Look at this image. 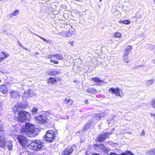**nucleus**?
<instances>
[{
	"mask_svg": "<svg viewBox=\"0 0 155 155\" xmlns=\"http://www.w3.org/2000/svg\"><path fill=\"white\" fill-rule=\"evenodd\" d=\"M44 143L40 140H35L31 141L28 145L29 148L35 151L41 150L43 146Z\"/></svg>",
	"mask_w": 155,
	"mask_h": 155,
	"instance_id": "1",
	"label": "nucleus"
},
{
	"mask_svg": "<svg viewBox=\"0 0 155 155\" xmlns=\"http://www.w3.org/2000/svg\"><path fill=\"white\" fill-rule=\"evenodd\" d=\"M35 130L34 125L28 123H26L25 126L22 127L21 130L22 132H25L27 135H28L29 133L35 134Z\"/></svg>",
	"mask_w": 155,
	"mask_h": 155,
	"instance_id": "2",
	"label": "nucleus"
},
{
	"mask_svg": "<svg viewBox=\"0 0 155 155\" xmlns=\"http://www.w3.org/2000/svg\"><path fill=\"white\" fill-rule=\"evenodd\" d=\"M17 117L21 122L26 120H29L30 117L29 113L25 111H21L19 112Z\"/></svg>",
	"mask_w": 155,
	"mask_h": 155,
	"instance_id": "3",
	"label": "nucleus"
},
{
	"mask_svg": "<svg viewBox=\"0 0 155 155\" xmlns=\"http://www.w3.org/2000/svg\"><path fill=\"white\" fill-rule=\"evenodd\" d=\"M108 92L112 94H114L116 96L122 97L123 96L124 94L122 90L119 88L111 87L108 90Z\"/></svg>",
	"mask_w": 155,
	"mask_h": 155,
	"instance_id": "4",
	"label": "nucleus"
},
{
	"mask_svg": "<svg viewBox=\"0 0 155 155\" xmlns=\"http://www.w3.org/2000/svg\"><path fill=\"white\" fill-rule=\"evenodd\" d=\"M17 139L20 144L23 147L28 146V143L27 139L24 136L19 135L17 136Z\"/></svg>",
	"mask_w": 155,
	"mask_h": 155,
	"instance_id": "5",
	"label": "nucleus"
},
{
	"mask_svg": "<svg viewBox=\"0 0 155 155\" xmlns=\"http://www.w3.org/2000/svg\"><path fill=\"white\" fill-rule=\"evenodd\" d=\"M46 140L48 141L52 142L55 137V134L53 130H50L48 131L46 135Z\"/></svg>",
	"mask_w": 155,
	"mask_h": 155,
	"instance_id": "6",
	"label": "nucleus"
},
{
	"mask_svg": "<svg viewBox=\"0 0 155 155\" xmlns=\"http://www.w3.org/2000/svg\"><path fill=\"white\" fill-rule=\"evenodd\" d=\"M37 122L39 124H43L46 121V117L42 115H40L36 117Z\"/></svg>",
	"mask_w": 155,
	"mask_h": 155,
	"instance_id": "7",
	"label": "nucleus"
},
{
	"mask_svg": "<svg viewBox=\"0 0 155 155\" xmlns=\"http://www.w3.org/2000/svg\"><path fill=\"white\" fill-rule=\"evenodd\" d=\"M111 134L108 132L104 133L103 134H100L98 135V140L101 142H102Z\"/></svg>",
	"mask_w": 155,
	"mask_h": 155,
	"instance_id": "8",
	"label": "nucleus"
},
{
	"mask_svg": "<svg viewBox=\"0 0 155 155\" xmlns=\"http://www.w3.org/2000/svg\"><path fill=\"white\" fill-rule=\"evenodd\" d=\"M73 150L72 147L71 146H68L64 150V155H68L71 154L73 152Z\"/></svg>",
	"mask_w": 155,
	"mask_h": 155,
	"instance_id": "9",
	"label": "nucleus"
},
{
	"mask_svg": "<svg viewBox=\"0 0 155 155\" xmlns=\"http://www.w3.org/2000/svg\"><path fill=\"white\" fill-rule=\"evenodd\" d=\"M22 107L21 105L18 104L16 105L13 108V110L15 114H18L21 110Z\"/></svg>",
	"mask_w": 155,
	"mask_h": 155,
	"instance_id": "10",
	"label": "nucleus"
},
{
	"mask_svg": "<svg viewBox=\"0 0 155 155\" xmlns=\"http://www.w3.org/2000/svg\"><path fill=\"white\" fill-rule=\"evenodd\" d=\"M9 56V54L3 52H0V61H2L3 59Z\"/></svg>",
	"mask_w": 155,
	"mask_h": 155,
	"instance_id": "11",
	"label": "nucleus"
},
{
	"mask_svg": "<svg viewBox=\"0 0 155 155\" xmlns=\"http://www.w3.org/2000/svg\"><path fill=\"white\" fill-rule=\"evenodd\" d=\"M59 71L57 70H49L47 71L46 73L48 75H55L59 73Z\"/></svg>",
	"mask_w": 155,
	"mask_h": 155,
	"instance_id": "12",
	"label": "nucleus"
},
{
	"mask_svg": "<svg viewBox=\"0 0 155 155\" xmlns=\"http://www.w3.org/2000/svg\"><path fill=\"white\" fill-rule=\"evenodd\" d=\"M60 34L64 37H69L72 35V34L68 31H63L60 33Z\"/></svg>",
	"mask_w": 155,
	"mask_h": 155,
	"instance_id": "13",
	"label": "nucleus"
},
{
	"mask_svg": "<svg viewBox=\"0 0 155 155\" xmlns=\"http://www.w3.org/2000/svg\"><path fill=\"white\" fill-rule=\"evenodd\" d=\"M0 91L3 94H6L8 91L7 88L5 85H2L0 87Z\"/></svg>",
	"mask_w": 155,
	"mask_h": 155,
	"instance_id": "14",
	"label": "nucleus"
},
{
	"mask_svg": "<svg viewBox=\"0 0 155 155\" xmlns=\"http://www.w3.org/2000/svg\"><path fill=\"white\" fill-rule=\"evenodd\" d=\"M10 94L11 96L13 98H15L19 96V93L16 91H11Z\"/></svg>",
	"mask_w": 155,
	"mask_h": 155,
	"instance_id": "15",
	"label": "nucleus"
},
{
	"mask_svg": "<svg viewBox=\"0 0 155 155\" xmlns=\"http://www.w3.org/2000/svg\"><path fill=\"white\" fill-rule=\"evenodd\" d=\"M0 139V147L2 148H4L5 146L6 142L5 139L3 138L2 139V137Z\"/></svg>",
	"mask_w": 155,
	"mask_h": 155,
	"instance_id": "16",
	"label": "nucleus"
},
{
	"mask_svg": "<svg viewBox=\"0 0 155 155\" xmlns=\"http://www.w3.org/2000/svg\"><path fill=\"white\" fill-rule=\"evenodd\" d=\"M19 12L18 10L17 9L15 10L13 13L10 14L9 17L11 18H13L14 16H17L18 15Z\"/></svg>",
	"mask_w": 155,
	"mask_h": 155,
	"instance_id": "17",
	"label": "nucleus"
},
{
	"mask_svg": "<svg viewBox=\"0 0 155 155\" xmlns=\"http://www.w3.org/2000/svg\"><path fill=\"white\" fill-rule=\"evenodd\" d=\"M92 80L94 82L97 83H104V81L103 80H101L99 79V78L97 77H95L94 78H92Z\"/></svg>",
	"mask_w": 155,
	"mask_h": 155,
	"instance_id": "18",
	"label": "nucleus"
},
{
	"mask_svg": "<svg viewBox=\"0 0 155 155\" xmlns=\"http://www.w3.org/2000/svg\"><path fill=\"white\" fill-rule=\"evenodd\" d=\"M12 141L10 140L7 143V146H8V150H10L12 149Z\"/></svg>",
	"mask_w": 155,
	"mask_h": 155,
	"instance_id": "19",
	"label": "nucleus"
},
{
	"mask_svg": "<svg viewBox=\"0 0 155 155\" xmlns=\"http://www.w3.org/2000/svg\"><path fill=\"white\" fill-rule=\"evenodd\" d=\"M98 147H100L105 152H107L108 150V149H107L103 144H101L100 145H98Z\"/></svg>",
	"mask_w": 155,
	"mask_h": 155,
	"instance_id": "20",
	"label": "nucleus"
},
{
	"mask_svg": "<svg viewBox=\"0 0 155 155\" xmlns=\"http://www.w3.org/2000/svg\"><path fill=\"white\" fill-rule=\"evenodd\" d=\"M48 82L49 83H51L52 84H54L56 82L55 79V78H50L48 80Z\"/></svg>",
	"mask_w": 155,
	"mask_h": 155,
	"instance_id": "21",
	"label": "nucleus"
},
{
	"mask_svg": "<svg viewBox=\"0 0 155 155\" xmlns=\"http://www.w3.org/2000/svg\"><path fill=\"white\" fill-rule=\"evenodd\" d=\"M147 154L148 155H155V148L147 152Z\"/></svg>",
	"mask_w": 155,
	"mask_h": 155,
	"instance_id": "22",
	"label": "nucleus"
},
{
	"mask_svg": "<svg viewBox=\"0 0 155 155\" xmlns=\"http://www.w3.org/2000/svg\"><path fill=\"white\" fill-rule=\"evenodd\" d=\"M54 55L55 58L54 59L58 60H62L63 58L62 55L61 54H54Z\"/></svg>",
	"mask_w": 155,
	"mask_h": 155,
	"instance_id": "23",
	"label": "nucleus"
},
{
	"mask_svg": "<svg viewBox=\"0 0 155 155\" xmlns=\"http://www.w3.org/2000/svg\"><path fill=\"white\" fill-rule=\"evenodd\" d=\"M122 34L120 32H117L114 33V36L116 38H120L121 37Z\"/></svg>",
	"mask_w": 155,
	"mask_h": 155,
	"instance_id": "24",
	"label": "nucleus"
},
{
	"mask_svg": "<svg viewBox=\"0 0 155 155\" xmlns=\"http://www.w3.org/2000/svg\"><path fill=\"white\" fill-rule=\"evenodd\" d=\"M150 105L152 107L155 109V99H153L150 102Z\"/></svg>",
	"mask_w": 155,
	"mask_h": 155,
	"instance_id": "25",
	"label": "nucleus"
},
{
	"mask_svg": "<svg viewBox=\"0 0 155 155\" xmlns=\"http://www.w3.org/2000/svg\"><path fill=\"white\" fill-rule=\"evenodd\" d=\"M90 126V124L89 123H87L83 127V131L86 130L88 129Z\"/></svg>",
	"mask_w": 155,
	"mask_h": 155,
	"instance_id": "26",
	"label": "nucleus"
},
{
	"mask_svg": "<svg viewBox=\"0 0 155 155\" xmlns=\"http://www.w3.org/2000/svg\"><path fill=\"white\" fill-rule=\"evenodd\" d=\"M119 22L120 23L128 24L130 23V21L128 20H125L123 21H119Z\"/></svg>",
	"mask_w": 155,
	"mask_h": 155,
	"instance_id": "27",
	"label": "nucleus"
},
{
	"mask_svg": "<svg viewBox=\"0 0 155 155\" xmlns=\"http://www.w3.org/2000/svg\"><path fill=\"white\" fill-rule=\"evenodd\" d=\"M154 80L153 79H151L149 80H147L146 81V83L147 85H150L152 84L154 82Z\"/></svg>",
	"mask_w": 155,
	"mask_h": 155,
	"instance_id": "28",
	"label": "nucleus"
},
{
	"mask_svg": "<svg viewBox=\"0 0 155 155\" xmlns=\"http://www.w3.org/2000/svg\"><path fill=\"white\" fill-rule=\"evenodd\" d=\"M128 56H123L122 58L124 61L126 63H128L129 60L128 58Z\"/></svg>",
	"mask_w": 155,
	"mask_h": 155,
	"instance_id": "29",
	"label": "nucleus"
},
{
	"mask_svg": "<svg viewBox=\"0 0 155 155\" xmlns=\"http://www.w3.org/2000/svg\"><path fill=\"white\" fill-rule=\"evenodd\" d=\"M132 49V47L130 45H128L126 48V51L130 52Z\"/></svg>",
	"mask_w": 155,
	"mask_h": 155,
	"instance_id": "30",
	"label": "nucleus"
},
{
	"mask_svg": "<svg viewBox=\"0 0 155 155\" xmlns=\"http://www.w3.org/2000/svg\"><path fill=\"white\" fill-rule=\"evenodd\" d=\"M37 110L38 109L36 107H34L33 108L32 111L33 114H35L37 113Z\"/></svg>",
	"mask_w": 155,
	"mask_h": 155,
	"instance_id": "31",
	"label": "nucleus"
},
{
	"mask_svg": "<svg viewBox=\"0 0 155 155\" xmlns=\"http://www.w3.org/2000/svg\"><path fill=\"white\" fill-rule=\"evenodd\" d=\"M100 115L98 114H96V115L94 116V118L96 119L97 120H100V119L101 118V117H100Z\"/></svg>",
	"mask_w": 155,
	"mask_h": 155,
	"instance_id": "32",
	"label": "nucleus"
},
{
	"mask_svg": "<svg viewBox=\"0 0 155 155\" xmlns=\"http://www.w3.org/2000/svg\"><path fill=\"white\" fill-rule=\"evenodd\" d=\"M89 91L90 92L93 94H96L97 92L96 90L94 89H91Z\"/></svg>",
	"mask_w": 155,
	"mask_h": 155,
	"instance_id": "33",
	"label": "nucleus"
},
{
	"mask_svg": "<svg viewBox=\"0 0 155 155\" xmlns=\"http://www.w3.org/2000/svg\"><path fill=\"white\" fill-rule=\"evenodd\" d=\"M38 37H39V38H40L41 39L44 41H45V42H46V43H48L49 41L48 40H47L46 39H45V38H43V37L41 36H39L38 35H37Z\"/></svg>",
	"mask_w": 155,
	"mask_h": 155,
	"instance_id": "34",
	"label": "nucleus"
},
{
	"mask_svg": "<svg viewBox=\"0 0 155 155\" xmlns=\"http://www.w3.org/2000/svg\"><path fill=\"white\" fill-rule=\"evenodd\" d=\"M38 37H39V38H40L41 39L44 41H45V42H46V43H48L49 41L48 40H47L46 39H45V38H43V37L41 36H39L38 35H37Z\"/></svg>",
	"mask_w": 155,
	"mask_h": 155,
	"instance_id": "35",
	"label": "nucleus"
},
{
	"mask_svg": "<svg viewBox=\"0 0 155 155\" xmlns=\"http://www.w3.org/2000/svg\"><path fill=\"white\" fill-rule=\"evenodd\" d=\"M38 37H39V38H40L41 39L44 41H45V42H46V43H48L49 41L48 40H47L46 39H45V38H43V37L41 36H39L38 35H37Z\"/></svg>",
	"mask_w": 155,
	"mask_h": 155,
	"instance_id": "36",
	"label": "nucleus"
},
{
	"mask_svg": "<svg viewBox=\"0 0 155 155\" xmlns=\"http://www.w3.org/2000/svg\"><path fill=\"white\" fill-rule=\"evenodd\" d=\"M70 99L69 98H66L64 101V103L65 104H68V102Z\"/></svg>",
	"mask_w": 155,
	"mask_h": 155,
	"instance_id": "37",
	"label": "nucleus"
},
{
	"mask_svg": "<svg viewBox=\"0 0 155 155\" xmlns=\"http://www.w3.org/2000/svg\"><path fill=\"white\" fill-rule=\"evenodd\" d=\"M50 61L52 63H54L55 64H58L59 63V62L56 60H53L52 59L50 60Z\"/></svg>",
	"mask_w": 155,
	"mask_h": 155,
	"instance_id": "38",
	"label": "nucleus"
},
{
	"mask_svg": "<svg viewBox=\"0 0 155 155\" xmlns=\"http://www.w3.org/2000/svg\"><path fill=\"white\" fill-rule=\"evenodd\" d=\"M54 57H55L54 54H51L49 55L48 56L47 58H49L51 59V58H53Z\"/></svg>",
	"mask_w": 155,
	"mask_h": 155,
	"instance_id": "39",
	"label": "nucleus"
},
{
	"mask_svg": "<svg viewBox=\"0 0 155 155\" xmlns=\"http://www.w3.org/2000/svg\"><path fill=\"white\" fill-rule=\"evenodd\" d=\"M55 79L56 82H58L61 80V79L59 77H55Z\"/></svg>",
	"mask_w": 155,
	"mask_h": 155,
	"instance_id": "40",
	"label": "nucleus"
},
{
	"mask_svg": "<svg viewBox=\"0 0 155 155\" xmlns=\"http://www.w3.org/2000/svg\"><path fill=\"white\" fill-rule=\"evenodd\" d=\"M129 53L130 52H128V51H126L124 53L123 56H128Z\"/></svg>",
	"mask_w": 155,
	"mask_h": 155,
	"instance_id": "41",
	"label": "nucleus"
},
{
	"mask_svg": "<svg viewBox=\"0 0 155 155\" xmlns=\"http://www.w3.org/2000/svg\"><path fill=\"white\" fill-rule=\"evenodd\" d=\"M98 114L100 115V117H101V118L104 117L106 115L104 113H101L100 114Z\"/></svg>",
	"mask_w": 155,
	"mask_h": 155,
	"instance_id": "42",
	"label": "nucleus"
},
{
	"mask_svg": "<svg viewBox=\"0 0 155 155\" xmlns=\"http://www.w3.org/2000/svg\"><path fill=\"white\" fill-rule=\"evenodd\" d=\"M69 44H70L71 46H73L74 45V42L73 41H69L67 42Z\"/></svg>",
	"mask_w": 155,
	"mask_h": 155,
	"instance_id": "43",
	"label": "nucleus"
},
{
	"mask_svg": "<svg viewBox=\"0 0 155 155\" xmlns=\"http://www.w3.org/2000/svg\"><path fill=\"white\" fill-rule=\"evenodd\" d=\"M68 102H69L68 104H69L70 105H72L73 103V101L71 99H70L69 101Z\"/></svg>",
	"mask_w": 155,
	"mask_h": 155,
	"instance_id": "44",
	"label": "nucleus"
},
{
	"mask_svg": "<svg viewBox=\"0 0 155 155\" xmlns=\"http://www.w3.org/2000/svg\"><path fill=\"white\" fill-rule=\"evenodd\" d=\"M29 91L28 92V96H26V97H31V96H32L31 95V93H30V89L29 90V91Z\"/></svg>",
	"mask_w": 155,
	"mask_h": 155,
	"instance_id": "45",
	"label": "nucleus"
},
{
	"mask_svg": "<svg viewBox=\"0 0 155 155\" xmlns=\"http://www.w3.org/2000/svg\"><path fill=\"white\" fill-rule=\"evenodd\" d=\"M145 131L144 130H142V133L140 134L141 136H143L145 134Z\"/></svg>",
	"mask_w": 155,
	"mask_h": 155,
	"instance_id": "46",
	"label": "nucleus"
},
{
	"mask_svg": "<svg viewBox=\"0 0 155 155\" xmlns=\"http://www.w3.org/2000/svg\"><path fill=\"white\" fill-rule=\"evenodd\" d=\"M85 103V104H87L88 102V101L87 100H85L84 101Z\"/></svg>",
	"mask_w": 155,
	"mask_h": 155,
	"instance_id": "47",
	"label": "nucleus"
},
{
	"mask_svg": "<svg viewBox=\"0 0 155 155\" xmlns=\"http://www.w3.org/2000/svg\"><path fill=\"white\" fill-rule=\"evenodd\" d=\"M22 48L23 49H25V50H28V49L27 48H24V47H22Z\"/></svg>",
	"mask_w": 155,
	"mask_h": 155,
	"instance_id": "48",
	"label": "nucleus"
},
{
	"mask_svg": "<svg viewBox=\"0 0 155 155\" xmlns=\"http://www.w3.org/2000/svg\"><path fill=\"white\" fill-rule=\"evenodd\" d=\"M19 45L21 46L22 47H23V46L20 43V42H19Z\"/></svg>",
	"mask_w": 155,
	"mask_h": 155,
	"instance_id": "49",
	"label": "nucleus"
},
{
	"mask_svg": "<svg viewBox=\"0 0 155 155\" xmlns=\"http://www.w3.org/2000/svg\"><path fill=\"white\" fill-rule=\"evenodd\" d=\"M112 119H113L115 117V116H113V115H112Z\"/></svg>",
	"mask_w": 155,
	"mask_h": 155,
	"instance_id": "50",
	"label": "nucleus"
},
{
	"mask_svg": "<svg viewBox=\"0 0 155 155\" xmlns=\"http://www.w3.org/2000/svg\"><path fill=\"white\" fill-rule=\"evenodd\" d=\"M28 155H33L32 154L30 153V154H28Z\"/></svg>",
	"mask_w": 155,
	"mask_h": 155,
	"instance_id": "51",
	"label": "nucleus"
},
{
	"mask_svg": "<svg viewBox=\"0 0 155 155\" xmlns=\"http://www.w3.org/2000/svg\"><path fill=\"white\" fill-rule=\"evenodd\" d=\"M100 2H101L102 1V0H99Z\"/></svg>",
	"mask_w": 155,
	"mask_h": 155,
	"instance_id": "52",
	"label": "nucleus"
},
{
	"mask_svg": "<svg viewBox=\"0 0 155 155\" xmlns=\"http://www.w3.org/2000/svg\"><path fill=\"white\" fill-rule=\"evenodd\" d=\"M25 93V94H27V92H26V93Z\"/></svg>",
	"mask_w": 155,
	"mask_h": 155,
	"instance_id": "53",
	"label": "nucleus"
},
{
	"mask_svg": "<svg viewBox=\"0 0 155 155\" xmlns=\"http://www.w3.org/2000/svg\"><path fill=\"white\" fill-rule=\"evenodd\" d=\"M1 80L0 79V83H1Z\"/></svg>",
	"mask_w": 155,
	"mask_h": 155,
	"instance_id": "54",
	"label": "nucleus"
}]
</instances>
